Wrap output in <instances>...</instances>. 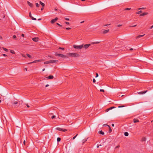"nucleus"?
<instances>
[{
    "mask_svg": "<svg viewBox=\"0 0 153 153\" xmlns=\"http://www.w3.org/2000/svg\"><path fill=\"white\" fill-rule=\"evenodd\" d=\"M67 55L73 57H77L79 56V55L76 53H67Z\"/></svg>",
    "mask_w": 153,
    "mask_h": 153,
    "instance_id": "nucleus-1",
    "label": "nucleus"
},
{
    "mask_svg": "<svg viewBox=\"0 0 153 153\" xmlns=\"http://www.w3.org/2000/svg\"><path fill=\"white\" fill-rule=\"evenodd\" d=\"M73 47L76 49H81L83 47V44L81 45H74Z\"/></svg>",
    "mask_w": 153,
    "mask_h": 153,
    "instance_id": "nucleus-2",
    "label": "nucleus"
},
{
    "mask_svg": "<svg viewBox=\"0 0 153 153\" xmlns=\"http://www.w3.org/2000/svg\"><path fill=\"white\" fill-rule=\"evenodd\" d=\"M13 105H14L16 107H18L19 105V103L16 101H13L12 102Z\"/></svg>",
    "mask_w": 153,
    "mask_h": 153,
    "instance_id": "nucleus-3",
    "label": "nucleus"
},
{
    "mask_svg": "<svg viewBox=\"0 0 153 153\" xmlns=\"http://www.w3.org/2000/svg\"><path fill=\"white\" fill-rule=\"evenodd\" d=\"M55 55L57 56L61 57L62 58H66L67 57L66 56L64 55L63 54H58L57 53H56Z\"/></svg>",
    "mask_w": 153,
    "mask_h": 153,
    "instance_id": "nucleus-4",
    "label": "nucleus"
},
{
    "mask_svg": "<svg viewBox=\"0 0 153 153\" xmlns=\"http://www.w3.org/2000/svg\"><path fill=\"white\" fill-rule=\"evenodd\" d=\"M91 45L90 44H87L85 45L83 44V47L85 49H87Z\"/></svg>",
    "mask_w": 153,
    "mask_h": 153,
    "instance_id": "nucleus-5",
    "label": "nucleus"
},
{
    "mask_svg": "<svg viewBox=\"0 0 153 153\" xmlns=\"http://www.w3.org/2000/svg\"><path fill=\"white\" fill-rule=\"evenodd\" d=\"M58 20V18L57 17H56L55 19L51 20V24H53Z\"/></svg>",
    "mask_w": 153,
    "mask_h": 153,
    "instance_id": "nucleus-6",
    "label": "nucleus"
},
{
    "mask_svg": "<svg viewBox=\"0 0 153 153\" xmlns=\"http://www.w3.org/2000/svg\"><path fill=\"white\" fill-rule=\"evenodd\" d=\"M29 16L31 18V19L33 20H36V19L35 18H33L31 14V12H30L29 13Z\"/></svg>",
    "mask_w": 153,
    "mask_h": 153,
    "instance_id": "nucleus-7",
    "label": "nucleus"
},
{
    "mask_svg": "<svg viewBox=\"0 0 153 153\" xmlns=\"http://www.w3.org/2000/svg\"><path fill=\"white\" fill-rule=\"evenodd\" d=\"M115 108L114 107H111L109 108H108L106 110H105V111L106 112H108L110 110L112 109L113 108Z\"/></svg>",
    "mask_w": 153,
    "mask_h": 153,
    "instance_id": "nucleus-8",
    "label": "nucleus"
},
{
    "mask_svg": "<svg viewBox=\"0 0 153 153\" xmlns=\"http://www.w3.org/2000/svg\"><path fill=\"white\" fill-rule=\"evenodd\" d=\"M115 108L114 107H111L109 108H108L106 110H105V111L106 112H108L110 110L112 109L113 108Z\"/></svg>",
    "mask_w": 153,
    "mask_h": 153,
    "instance_id": "nucleus-9",
    "label": "nucleus"
},
{
    "mask_svg": "<svg viewBox=\"0 0 153 153\" xmlns=\"http://www.w3.org/2000/svg\"><path fill=\"white\" fill-rule=\"evenodd\" d=\"M38 39H39L38 38L35 37V38H33L32 39L34 42H37L38 41Z\"/></svg>",
    "mask_w": 153,
    "mask_h": 153,
    "instance_id": "nucleus-10",
    "label": "nucleus"
},
{
    "mask_svg": "<svg viewBox=\"0 0 153 153\" xmlns=\"http://www.w3.org/2000/svg\"><path fill=\"white\" fill-rule=\"evenodd\" d=\"M27 3L28 5L30 7H33V4L31 3H30L28 1H27Z\"/></svg>",
    "mask_w": 153,
    "mask_h": 153,
    "instance_id": "nucleus-11",
    "label": "nucleus"
},
{
    "mask_svg": "<svg viewBox=\"0 0 153 153\" xmlns=\"http://www.w3.org/2000/svg\"><path fill=\"white\" fill-rule=\"evenodd\" d=\"M46 78L49 79H52L53 78V76L52 75H50L49 76L46 77Z\"/></svg>",
    "mask_w": 153,
    "mask_h": 153,
    "instance_id": "nucleus-12",
    "label": "nucleus"
},
{
    "mask_svg": "<svg viewBox=\"0 0 153 153\" xmlns=\"http://www.w3.org/2000/svg\"><path fill=\"white\" fill-rule=\"evenodd\" d=\"M60 131H64V132H65L67 131L66 129H64V128H60Z\"/></svg>",
    "mask_w": 153,
    "mask_h": 153,
    "instance_id": "nucleus-13",
    "label": "nucleus"
},
{
    "mask_svg": "<svg viewBox=\"0 0 153 153\" xmlns=\"http://www.w3.org/2000/svg\"><path fill=\"white\" fill-rule=\"evenodd\" d=\"M41 61V60H35L31 62H30V63L29 64H31V63H36V62H40Z\"/></svg>",
    "mask_w": 153,
    "mask_h": 153,
    "instance_id": "nucleus-14",
    "label": "nucleus"
},
{
    "mask_svg": "<svg viewBox=\"0 0 153 153\" xmlns=\"http://www.w3.org/2000/svg\"><path fill=\"white\" fill-rule=\"evenodd\" d=\"M145 35V34H143V35H139L137 36L136 37V38L137 39H138V38H140L141 37H143V36H144V35Z\"/></svg>",
    "mask_w": 153,
    "mask_h": 153,
    "instance_id": "nucleus-15",
    "label": "nucleus"
},
{
    "mask_svg": "<svg viewBox=\"0 0 153 153\" xmlns=\"http://www.w3.org/2000/svg\"><path fill=\"white\" fill-rule=\"evenodd\" d=\"M109 30H105L103 31V33L104 34H105L106 33H108L109 32Z\"/></svg>",
    "mask_w": 153,
    "mask_h": 153,
    "instance_id": "nucleus-16",
    "label": "nucleus"
},
{
    "mask_svg": "<svg viewBox=\"0 0 153 153\" xmlns=\"http://www.w3.org/2000/svg\"><path fill=\"white\" fill-rule=\"evenodd\" d=\"M133 121L134 123H136L139 122V120L136 119H134L133 120Z\"/></svg>",
    "mask_w": 153,
    "mask_h": 153,
    "instance_id": "nucleus-17",
    "label": "nucleus"
},
{
    "mask_svg": "<svg viewBox=\"0 0 153 153\" xmlns=\"http://www.w3.org/2000/svg\"><path fill=\"white\" fill-rule=\"evenodd\" d=\"M148 13H146V12L144 13H143L141 14L140 15V16H144L146 15L147 14H148Z\"/></svg>",
    "mask_w": 153,
    "mask_h": 153,
    "instance_id": "nucleus-18",
    "label": "nucleus"
},
{
    "mask_svg": "<svg viewBox=\"0 0 153 153\" xmlns=\"http://www.w3.org/2000/svg\"><path fill=\"white\" fill-rule=\"evenodd\" d=\"M58 62V61L57 60H51V63H55V62Z\"/></svg>",
    "mask_w": 153,
    "mask_h": 153,
    "instance_id": "nucleus-19",
    "label": "nucleus"
},
{
    "mask_svg": "<svg viewBox=\"0 0 153 153\" xmlns=\"http://www.w3.org/2000/svg\"><path fill=\"white\" fill-rule=\"evenodd\" d=\"M100 42H92L91 43V44L92 45L97 44L99 43H100Z\"/></svg>",
    "mask_w": 153,
    "mask_h": 153,
    "instance_id": "nucleus-20",
    "label": "nucleus"
},
{
    "mask_svg": "<svg viewBox=\"0 0 153 153\" xmlns=\"http://www.w3.org/2000/svg\"><path fill=\"white\" fill-rule=\"evenodd\" d=\"M147 91H146L143 92H139L138 93L140 94H144L146 93L147 92Z\"/></svg>",
    "mask_w": 153,
    "mask_h": 153,
    "instance_id": "nucleus-21",
    "label": "nucleus"
},
{
    "mask_svg": "<svg viewBox=\"0 0 153 153\" xmlns=\"http://www.w3.org/2000/svg\"><path fill=\"white\" fill-rule=\"evenodd\" d=\"M50 63H51V60L47 61L44 62V64H48Z\"/></svg>",
    "mask_w": 153,
    "mask_h": 153,
    "instance_id": "nucleus-22",
    "label": "nucleus"
},
{
    "mask_svg": "<svg viewBox=\"0 0 153 153\" xmlns=\"http://www.w3.org/2000/svg\"><path fill=\"white\" fill-rule=\"evenodd\" d=\"M39 3L43 7H44L45 4L44 3H42L41 1H39Z\"/></svg>",
    "mask_w": 153,
    "mask_h": 153,
    "instance_id": "nucleus-23",
    "label": "nucleus"
},
{
    "mask_svg": "<svg viewBox=\"0 0 153 153\" xmlns=\"http://www.w3.org/2000/svg\"><path fill=\"white\" fill-rule=\"evenodd\" d=\"M99 133L103 135L104 134V132L102 131H99Z\"/></svg>",
    "mask_w": 153,
    "mask_h": 153,
    "instance_id": "nucleus-24",
    "label": "nucleus"
},
{
    "mask_svg": "<svg viewBox=\"0 0 153 153\" xmlns=\"http://www.w3.org/2000/svg\"><path fill=\"white\" fill-rule=\"evenodd\" d=\"M124 135L125 136H128V132H125V133H124Z\"/></svg>",
    "mask_w": 153,
    "mask_h": 153,
    "instance_id": "nucleus-25",
    "label": "nucleus"
},
{
    "mask_svg": "<svg viewBox=\"0 0 153 153\" xmlns=\"http://www.w3.org/2000/svg\"><path fill=\"white\" fill-rule=\"evenodd\" d=\"M27 56L29 58H31V55L30 54H27Z\"/></svg>",
    "mask_w": 153,
    "mask_h": 153,
    "instance_id": "nucleus-26",
    "label": "nucleus"
},
{
    "mask_svg": "<svg viewBox=\"0 0 153 153\" xmlns=\"http://www.w3.org/2000/svg\"><path fill=\"white\" fill-rule=\"evenodd\" d=\"M142 12V11L141 10H140V11H139L138 12H137L136 13V14H140V13H141Z\"/></svg>",
    "mask_w": 153,
    "mask_h": 153,
    "instance_id": "nucleus-27",
    "label": "nucleus"
},
{
    "mask_svg": "<svg viewBox=\"0 0 153 153\" xmlns=\"http://www.w3.org/2000/svg\"><path fill=\"white\" fill-rule=\"evenodd\" d=\"M10 52L11 53H12L13 54H15V52L13 50H10Z\"/></svg>",
    "mask_w": 153,
    "mask_h": 153,
    "instance_id": "nucleus-28",
    "label": "nucleus"
},
{
    "mask_svg": "<svg viewBox=\"0 0 153 153\" xmlns=\"http://www.w3.org/2000/svg\"><path fill=\"white\" fill-rule=\"evenodd\" d=\"M61 140V138L60 137H58L57 138V142H59Z\"/></svg>",
    "mask_w": 153,
    "mask_h": 153,
    "instance_id": "nucleus-29",
    "label": "nucleus"
},
{
    "mask_svg": "<svg viewBox=\"0 0 153 153\" xmlns=\"http://www.w3.org/2000/svg\"><path fill=\"white\" fill-rule=\"evenodd\" d=\"M107 126L109 127V132H111L112 131V130L110 127V126L109 125H107Z\"/></svg>",
    "mask_w": 153,
    "mask_h": 153,
    "instance_id": "nucleus-30",
    "label": "nucleus"
},
{
    "mask_svg": "<svg viewBox=\"0 0 153 153\" xmlns=\"http://www.w3.org/2000/svg\"><path fill=\"white\" fill-rule=\"evenodd\" d=\"M3 48V50L5 51H8V49H7L5 48Z\"/></svg>",
    "mask_w": 153,
    "mask_h": 153,
    "instance_id": "nucleus-31",
    "label": "nucleus"
},
{
    "mask_svg": "<svg viewBox=\"0 0 153 153\" xmlns=\"http://www.w3.org/2000/svg\"><path fill=\"white\" fill-rule=\"evenodd\" d=\"M36 5L37 7H39V4L38 3H36Z\"/></svg>",
    "mask_w": 153,
    "mask_h": 153,
    "instance_id": "nucleus-32",
    "label": "nucleus"
},
{
    "mask_svg": "<svg viewBox=\"0 0 153 153\" xmlns=\"http://www.w3.org/2000/svg\"><path fill=\"white\" fill-rule=\"evenodd\" d=\"M77 135H78V134H76V135L72 139L74 140L76 138V136H77Z\"/></svg>",
    "mask_w": 153,
    "mask_h": 153,
    "instance_id": "nucleus-33",
    "label": "nucleus"
},
{
    "mask_svg": "<svg viewBox=\"0 0 153 153\" xmlns=\"http://www.w3.org/2000/svg\"><path fill=\"white\" fill-rule=\"evenodd\" d=\"M56 117V116H55V115H53V116L52 117H51V118H52V119H54Z\"/></svg>",
    "mask_w": 153,
    "mask_h": 153,
    "instance_id": "nucleus-34",
    "label": "nucleus"
},
{
    "mask_svg": "<svg viewBox=\"0 0 153 153\" xmlns=\"http://www.w3.org/2000/svg\"><path fill=\"white\" fill-rule=\"evenodd\" d=\"M60 128H59V127H57L56 128V129L57 130H58V131H60Z\"/></svg>",
    "mask_w": 153,
    "mask_h": 153,
    "instance_id": "nucleus-35",
    "label": "nucleus"
},
{
    "mask_svg": "<svg viewBox=\"0 0 153 153\" xmlns=\"http://www.w3.org/2000/svg\"><path fill=\"white\" fill-rule=\"evenodd\" d=\"M16 36L15 35H14L13 36V38L14 39L16 38Z\"/></svg>",
    "mask_w": 153,
    "mask_h": 153,
    "instance_id": "nucleus-36",
    "label": "nucleus"
},
{
    "mask_svg": "<svg viewBox=\"0 0 153 153\" xmlns=\"http://www.w3.org/2000/svg\"><path fill=\"white\" fill-rule=\"evenodd\" d=\"M56 24H57L58 25V26H59L60 27H62V25H61L59 24V23H56Z\"/></svg>",
    "mask_w": 153,
    "mask_h": 153,
    "instance_id": "nucleus-37",
    "label": "nucleus"
},
{
    "mask_svg": "<svg viewBox=\"0 0 153 153\" xmlns=\"http://www.w3.org/2000/svg\"><path fill=\"white\" fill-rule=\"evenodd\" d=\"M124 107V105H121V106H119L118 107L120 108H122V107Z\"/></svg>",
    "mask_w": 153,
    "mask_h": 153,
    "instance_id": "nucleus-38",
    "label": "nucleus"
},
{
    "mask_svg": "<svg viewBox=\"0 0 153 153\" xmlns=\"http://www.w3.org/2000/svg\"><path fill=\"white\" fill-rule=\"evenodd\" d=\"M120 146L118 145V146H117L115 148V149H116L117 148H118L120 147Z\"/></svg>",
    "mask_w": 153,
    "mask_h": 153,
    "instance_id": "nucleus-39",
    "label": "nucleus"
},
{
    "mask_svg": "<svg viewBox=\"0 0 153 153\" xmlns=\"http://www.w3.org/2000/svg\"><path fill=\"white\" fill-rule=\"evenodd\" d=\"M59 49H62V50H64V48H61V47H59Z\"/></svg>",
    "mask_w": 153,
    "mask_h": 153,
    "instance_id": "nucleus-40",
    "label": "nucleus"
},
{
    "mask_svg": "<svg viewBox=\"0 0 153 153\" xmlns=\"http://www.w3.org/2000/svg\"><path fill=\"white\" fill-rule=\"evenodd\" d=\"M87 141V140L86 139H84L83 140V143H84V142H85V141Z\"/></svg>",
    "mask_w": 153,
    "mask_h": 153,
    "instance_id": "nucleus-41",
    "label": "nucleus"
},
{
    "mask_svg": "<svg viewBox=\"0 0 153 153\" xmlns=\"http://www.w3.org/2000/svg\"><path fill=\"white\" fill-rule=\"evenodd\" d=\"M100 91L101 92H104V90H103V89H100Z\"/></svg>",
    "mask_w": 153,
    "mask_h": 153,
    "instance_id": "nucleus-42",
    "label": "nucleus"
},
{
    "mask_svg": "<svg viewBox=\"0 0 153 153\" xmlns=\"http://www.w3.org/2000/svg\"><path fill=\"white\" fill-rule=\"evenodd\" d=\"M131 9V8H127L125 9L126 10H130Z\"/></svg>",
    "mask_w": 153,
    "mask_h": 153,
    "instance_id": "nucleus-43",
    "label": "nucleus"
},
{
    "mask_svg": "<svg viewBox=\"0 0 153 153\" xmlns=\"http://www.w3.org/2000/svg\"><path fill=\"white\" fill-rule=\"evenodd\" d=\"M22 56H23V57H26V56L25 55H24V54H22Z\"/></svg>",
    "mask_w": 153,
    "mask_h": 153,
    "instance_id": "nucleus-44",
    "label": "nucleus"
},
{
    "mask_svg": "<svg viewBox=\"0 0 153 153\" xmlns=\"http://www.w3.org/2000/svg\"><path fill=\"white\" fill-rule=\"evenodd\" d=\"M71 29V28L70 27H67L66 28V29L67 30H70Z\"/></svg>",
    "mask_w": 153,
    "mask_h": 153,
    "instance_id": "nucleus-45",
    "label": "nucleus"
},
{
    "mask_svg": "<svg viewBox=\"0 0 153 153\" xmlns=\"http://www.w3.org/2000/svg\"><path fill=\"white\" fill-rule=\"evenodd\" d=\"M111 25V24H107V25H104V26H107L108 25Z\"/></svg>",
    "mask_w": 153,
    "mask_h": 153,
    "instance_id": "nucleus-46",
    "label": "nucleus"
},
{
    "mask_svg": "<svg viewBox=\"0 0 153 153\" xmlns=\"http://www.w3.org/2000/svg\"><path fill=\"white\" fill-rule=\"evenodd\" d=\"M93 82H94V83H95V82H96V80L95 79H93Z\"/></svg>",
    "mask_w": 153,
    "mask_h": 153,
    "instance_id": "nucleus-47",
    "label": "nucleus"
},
{
    "mask_svg": "<svg viewBox=\"0 0 153 153\" xmlns=\"http://www.w3.org/2000/svg\"><path fill=\"white\" fill-rule=\"evenodd\" d=\"M65 19L67 21L69 20V18H65Z\"/></svg>",
    "mask_w": 153,
    "mask_h": 153,
    "instance_id": "nucleus-48",
    "label": "nucleus"
},
{
    "mask_svg": "<svg viewBox=\"0 0 153 153\" xmlns=\"http://www.w3.org/2000/svg\"><path fill=\"white\" fill-rule=\"evenodd\" d=\"M98 76V74L97 73H96V76H95L96 77H97Z\"/></svg>",
    "mask_w": 153,
    "mask_h": 153,
    "instance_id": "nucleus-49",
    "label": "nucleus"
},
{
    "mask_svg": "<svg viewBox=\"0 0 153 153\" xmlns=\"http://www.w3.org/2000/svg\"><path fill=\"white\" fill-rule=\"evenodd\" d=\"M2 55L4 56H7V55L5 54H3Z\"/></svg>",
    "mask_w": 153,
    "mask_h": 153,
    "instance_id": "nucleus-50",
    "label": "nucleus"
},
{
    "mask_svg": "<svg viewBox=\"0 0 153 153\" xmlns=\"http://www.w3.org/2000/svg\"><path fill=\"white\" fill-rule=\"evenodd\" d=\"M23 144H24L25 145V140H24L23 142Z\"/></svg>",
    "mask_w": 153,
    "mask_h": 153,
    "instance_id": "nucleus-51",
    "label": "nucleus"
},
{
    "mask_svg": "<svg viewBox=\"0 0 153 153\" xmlns=\"http://www.w3.org/2000/svg\"><path fill=\"white\" fill-rule=\"evenodd\" d=\"M65 23L67 25H69V23L68 22H66Z\"/></svg>",
    "mask_w": 153,
    "mask_h": 153,
    "instance_id": "nucleus-52",
    "label": "nucleus"
},
{
    "mask_svg": "<svg viewBox=\"0 0 153 153\" xmlns=\"http://www.w3.org/2000/svg\"><path fill=\"white\" fill-rule=\"evenodd\" d=\"M122 25H117V27H119L121 26Z\"/></svg>",
    "mask_w": 153,
    "mask_h": 153,
    "instance_id": "nucleus-53",
    "label": "nucleus"
},
{
    "mask_svg": "<svg viewBox=\"0 0 153 153\" xmlns=\"http://www.w3.org/2000/svg\"><path fill=\"white\" fill-rule=\"evenodd\" d=\"M137 26V25H134L133 26H131V27H134Z\"/></svg>",
    "mask_w": 153,
    "mask_h": 153,
    "instance_id": "nucleus-54",
    "label": "nucleus"
},
{
    "mask_svg": "<svg viewBox=\"0 0 153 153\" xmlns=\"http://www.w3.org/2000/svg\"><path fill=\"white\" fill-rule=\"evenodd\" d=\"M24 36H25V35H24V34H22V37H24Z\"/></svg>",
    "mask_w": 153,
    "mask_h": 153,
    "instance_id": "nucleus-55",
    "label": "nucleus"
},
{
    "mask_svg": "<svg viewBox=\"0 0 153 153\" xmlns=\"http://www.w3.org/2000/svg\"><path fill=\"white\" fill-rule=\"evenodd\" d=\"M49 86V85H48V84H47V85H46L45 87H47L48 86Z\"/></svg>",
    "mask_w": 153,
    "mask_h": 153,
    "instance_id": "nucleus-56",
    "label": "nucleus"
},
{
    "mask_svg": "<svg viewBox=\"0 0 153 153\" xmlns=\"http://www.w3.org/2000/svg\"><path fill=\"white\" fill-rule=\"evenodd\" d=\"M153 27V25L151 27H150V29H152Z\"/></svg>",
    "mask_w": 153,
    "mask_h": 153,
    "instance_id": "nucleus-57",
    "label": "nucleus"
},
{
    "mask_svg": "<svg viewBox=\"0 0 153 153\" xmlns=\"http://www.w3.org/2000/svg\"><path fill=\"white\" fill-rule=\"evenodd\" d=\"M26 105L27 107L29 108L30 107L29 106L28 104H27Z\"/></svg>",
    "mask_w": 153,
    "mask_h": 153,
    "instance_id": "nucleus-58",
    "label": "nucleus"
},
{
    "mask_svg": "<svg viewBox=\"0 0 153 153\" xmlns=\"http://www.w3.org/2000/svg\"><path fill=\"white\" fill-rule=\"evenodd\" d=\"M44 9V7H42L41 8V10H42Z\"/></svg>",
    "mask_w": 153,
    "mask_h": 153,
    "instance_id": "nucleus-59",
    "label": "nucleus"
},
{
    "mask_svg": "<svg viewBox=\"0 0 153 153\" xmlns=\"http://www.w3.org/2000/svg\"><path fill=\"white\" fill-rule=\"evenodd\" d=\"M144 9V8H140L139 9V10L142 9Z\"/></svg>",
    "mask_w": 153,
    "mask_h": 153,
    "instance_id": "nucleus-60",
    "label": "nucleus"
},
{
    "mask_svg": "<svg viewBox=\"0 0 153 153\" xmlns=\"http://www.w3.org/2000/svg\"><path fill=\"white\" fill-rule=\"evenodd\" d=\"M133 50V48H130V51L132 50Z\"/></svg>",
    "mask_w": 153,
    "mask_h": 153,
    "instance_id": "nucleus-61",
    "label": "nucleus"
},
{
    "mask_svg": "<svg viewBox=\"0 0 153 153\" xmlns=\"http://www.w3.org/2000/svg\"><path fill=\"white\" fill-rule=\"evenodd\" d=\"M111 126H114V124H112V125H111Z\"/></svg>",
    "mask_w": 153,
    "mask_h": 153,
    "instance_id": "nucleus-62",
    "label": "nucleus"
},
{
    "mask_svg": "<svg viewBox=\"0 0 153 153\" xmlns=\"http://www.w3.org/2000/svg\"><path fill=\"white\" fill-rule=\"evenodd\" d=\"M45 70V68H43V69H42V71H44Z\"/></svg>",
    "mask_w": 153,
    "mask_h": 153,
    "instance_id": "nucleus-63",
    "label": "nucleus"
},
{
    "mask_svg": "<svg viewBox=\"0 0 153 153\" xmlns=\"http://www.w3.org/2000/svg\"><path fill=\"white\" fill-rule=\"evenodd\" d=\"M54 10H55V11H56V10H57V9H56V8H55V9H54Z\"/></svg>",
    "mask_w": 153,
    "mask_h": 153,
    "instance_id": "nucleus-64",
    "label": "nucleus"
}]
</instances>
